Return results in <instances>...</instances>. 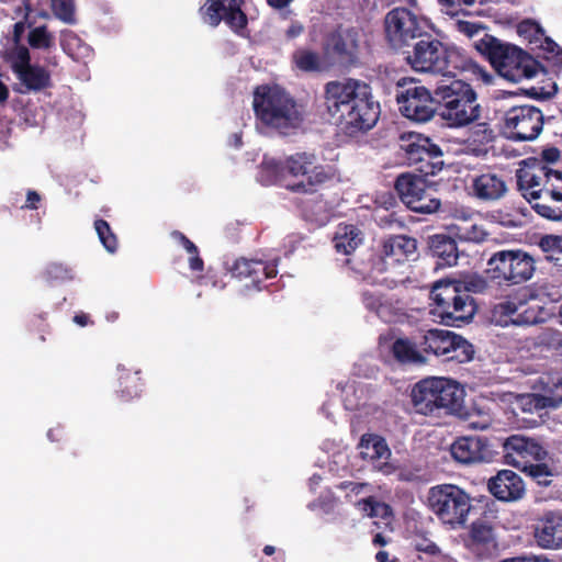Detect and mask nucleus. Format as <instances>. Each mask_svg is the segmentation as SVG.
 <instances>
[{
    "label": "nucleus",
    "instance_id": "1",
    "mask_svg": "<svg viewBox=\"0 0 562 562\" xmlns=\"http://www.w3.org/2000/svg\"><path fill=\"white\" fill-rule=\"evenodd\" d=\"M328 116L349 135L371 130L379 120L380 104L369 85L357 79L333 80L324 87Z\"/></svg>",
    "mask_w": 562,
    "mask_h": 562
},
{
    "label": "nucleus",
    "instance_id": "2",
    "mask_svg": "<svg viewBox=\"0 0 562 562\" xmlns=\"http://www.w3.org/2000/svg\"><path fill=\"white\" fill-rule=\"evenodd\" d=\"M256 120L265 127L289 135L304 123V109L279 85L257 86L252 93Z\"/></svg>",
    "mask_w": 562,
    "mask_h": 562
},
{
    "label": "nucleus",
    "instance_id": "3",
    "mask_svg": "<svg viewBox=\"0 0 562 562\" xmlns=\"http://www.w3.org/2000/svg\"><path fill=\"white\" fill-rule=\"evenodd\" d=\"M411 47L412 49L403 50V54L406 63L415 71L456 77L458 72L477 68V65L458 48L443 44L428 33Z\"/></svg>",
    "mask_w": 562,
    "mask_h": 562
},
{
    "label": "nucleus",
    "instance_id": "4",
    "mask_svg": "<svg viewBox=\"0 0 562 562\" xmlns=\"http://www.w3.org/2000/svg\"><path fill=\"white\" fill-rule=\"evenodd\" d=\"M475 48L502 77L513 82L530 79L541 68L540 63L520 47L490 34H484L475 43Z\"/></svg>",
    "mask_w": 562,
    "mask_h": 562
},
{
    "label": "nucleus",
    "instance_id": "5",
    "mask_svg": "<svg viewBox=\"0 0 562 562\" xmlns=\"http://www.w3.org/2000/svg\"><path fill=\"white\" fill-rule=\"evenodd\" d=\"M463 400V387L447 378L423 379L412 390L413 406L416 413L425 416L458 413L462 408Z\"/></svg>",
    "mask_w": 562,
    "mask_h": 562
},
{
    "label": "nucleus",
    "instance_id": "6",
    "mask_svg": "<svg viewBox=\"0 0 562 562\" xmlns=\"http://www.w3.org/2000/svg\"><path fill=\"white\" fill-rule=\"evenodd\" d=\"M430 297V314L446 326L461 327L476 312L475 300L465 290H461L460 281L457 280L437 281L431 288Z\"/></svg>",
    "mask_w": 562,
    "mask_h": 562
},
{
    "label": "nucleus",
    "instance_id": "7",
    "mask_svg": "<svg viewBox=\"0 0 562 562\" xmlns=\"http://www.w3.org/2000/svg\"><path fill=\"white\" fill-rule=\"evenodd\" d=\"M262 166L273 173L286 171L291 177L300 179L289 186L292 192L314 193L336 179L334 167L319 164L315 154L306 151L290 155L284 162L277 160L263 161Z\"/></svg>",
    "mask_w": 562,
    "mask_h": 562
},
{
    "label": "nucleus",
    "instance_id": "8",
    "mask_svg": "<svg viewBox=\"0 0 562 562\" xmlns=\"http://www.w3.org/2000/svg\"><path fill=\"white\" fill-rule=\"evenodd\" d=\"M438 114L449 127H463L473 124L481 116L482 108L477 93L470 83L453 80L450 85L438 86Z\"/></svg>",
    "mask_w": 562,
    "mask_h": 562
},
{
    "label": "nucleus",
    "instance_id": "9",
    "mask_svg": "<svg viewBox=\"0 0 562 562\" xmlns=\"http://www.w3.org/2000/svg\"><path fill=\"white\" fill-rule=\"evenodd\" d=\"M536 260L522 249L494 251L486 261L484 273L492 283L503 288L516 286L531 280Z\"/></svg>",
    "mask_w": 562,
    "mask_h": 562
},
{
    "label": "nucleus",
    "instance_id": "10",
    "mask_svg": "<svg viewBox=\"0 0 562 562\" xmlns=\"http://www.w3.org/2000/svg\"><path fill=\"white\" fill-rule=\"evenodd\" d=\"M428 507L443 525L457 529L465 525L472 498L456 484H438L428 491Z\"/></svg>",
    "mask_w": 562,
    "mask_h": 562
},
{
    "label": "nucleus",
    "instance_id": "11",
    "mask_svg": "<svg viewBox=\"0 0 562 562\" xmlns=\"http://www.w3.org/2000/svg\"><path fill=\"white\" fill-rule=\"evenodd\" d=\"M398 155L409 167L424 176H435L443 167V153L429 137L415 133H403L398 139Z\"/></svg>",
    "mask_w": 562,
    "mask_h": 562
},
{
    "label": "nucleus",
    "instance_id": "12",
    "mask_svg": "<svg viewBox=\"0 0 562 562\" xmlns=\"http://www.w3.org/2000/svg\"><path fill=\"white\" fill-rule=\"evenodd\" d=\"M415 79L403 77L397 80L395 88V100L401 114L417 123L430 121L438 112L439 100Z\"/></svg>",
    "mask_w": 562,
    "mask_h": 562
},
{
    "label": "nucleus",
    "instance_id": "13",
    "mask_svg": "<svg viewBox=\"0 0 562 562\" xmlns=\"http://www.w3.org/2000/svg\"><path fill=\"white\" fill-rule=\"evenodd\" d=\"M394 189L402 203L415 213L432 214L441 206L437 190L423 176L401 173Z\"/></svg>",
    "mask_w": 562,
    "mask_h": 562
},
{
    "label": "nucleus",
    "instance_id": "14",
    "mask_svg": "<svg viewBox=\"0 0 562 562\" xmlns=\"http://www.w3.org/2000/svg\"><path fill=\"white\" fill-rule=\"evenodd\" d=\"M353 277L372 285L394 289L404 282L403 278L393 276L380 250L367 249L346 259Z\"/></svg>",
    "mask_w": 562,
    "mask_h": 562
},
{
    "label": "nucleus",
    "instance_id": "15",
    "mask_svg": "<svg viewBox=\"0 0 562 562\" xmlns=\"http://www.w3.org/2000/svg\"><path fill=\"white\" fill-rule=\"evenodd\" d=\"M502 131L507 139L527 142L536 139L543 128L544 117L540 109L524 104L512 106L502 119Z\"/></svg>",
    "mask_w": 562,
    "mask_h": 562
},
{
    "label": "nucleus",
    "instance_id": "16",
    "mask_svg": "<svg viewBox=\"0 0 562 562\" xmlns=\"http://www.w3.org/2000/svg\"><path fill=\"white\" fill-rule=\"evenodd\" d=\"M385 37L394 49L411 47L426 32L418 16L406 8H394L384 18Z\"/></svg>",
    "mask_w": 562,
    "mask_h": 562
},
{
    "label": "nucleus",
    "instance_id": "17",
    "mask_svg": "<svg viewBox=\"0 0 562 562\" xmlns=\"http://www.w3.org/2000/svg\"><path fill=\"white\" fill-rule=\"evenodd\" d=\"M517 187L521 194L531 200L543 198V191L550 180L562 184V172L551 169L538 159L526 161L524 167L516 171Z\"/></svg>",
    "mask_w": 562,
    "mask_h": 562
},
{
    "label": "nucleus",
    "instance_id": "18",
    "mask_svg": "<svg viewBox=\"0 0 562 562\" xmlns=\"http://www.w3.org/2000/svg\"><path fill=\"white\" fill-rule=\"evenodd\" d=\"M360 48V32L357 27L337 26L325 40V53L340 65L357 63Z\"/></svg>",
    "mask_w": 562,
    "mask_h": 562
},
{
    "label": "nucleus",
    "instance_id": "19",
    "mask_svg": "<svg viewBox=\"0 0 562 562\" xmlns=\"http://www.w3.org/2000/svg\"><path fill=\"white\" fill-rule=\"evenodd\" d=\"M504 462L518 470L529 462L543 461L548 451L535 439L521 435H512L502 443Z\"/></svg>",
    "mask_w": 562,
    "mask_h": 562
},
{
    "label": "nucleus",
    "instance_id": "20",
    "mask_svg": "<svg viewBox=\"0 0 562 562\" xmlns=\"http://www.w3.org/2000/svg\"><path fill=\"white\" fill-rule=\"evenodd\" d=\"M228 271L238 280H249L250 285L257 290L262 289L263 281L278 274L277 263L245 257L235 259Z\"/></svg>",
    "mask_w": 562,
    "mask_h": 562
},
{
    "label": "nucleus",
    "instance_id": "21",
    "mask_svg": "<svg viewBox=\"0 0 562 562\" xmlns=\"http://www.w3.org/2000/svg\"><path fill=\"white\" fill-rule=\"evenodd\" d=\"M380 251L393 276L396 269L406 267L408 259L417 251V240L407 235H392L385 238Z\"/></svg>",
    "mask_w": 562,
    "mask_h": 562
},
{
    "label": "nucleus",
    "instance_id": "22",
    "mask_svg": "<svg viewBox=\"0 0 562 562\" xmlns=\"http://www.w3.org/2000/svg\"><path fill=\"white\" fill-rule=\"evenodd\" d=\"M533 537L542 549L562 548V510H546L536 519Z\"/></svg>",
    "mask_w": 562,
    "mask_h": 562
},
{
    "label": "nucleus",
    "instance_id": "23",
    "mask_svg": "<svg viewBox=\"0 0 562 562\" xmlns=\"http://www.w3.org/2000/svg\"><path fill=\"white\" fill-rule=\"evenodd\" d=\"M450 451L452 458L462 464L490 462L493 458L488 440L480 436L458 438L451 445Z\"/></svg>",
    "mask_w": 562,
    "mask_h": 562
},
{
    "label": "nucleus",
    "instance_id": "24",
    "mask_svg": "<svg viewBox=\"0 0 562 562\" xmlns=\"http://www.w3.org/2000/svg\"><path fill=\"white\" fill-rule=\"evenodd\" d=\"M488 491L502 502H516L525 495V484L519 474L512 470H502L488 480Z\"/></svg>",
    "mask_w": 562,
    "mask_h": 562
},
{
    "label": "nucleus",
    "instance_id": "25",
    "mask_svg": "<svg viewBox=\"0 0 562 562\" xmlns=\"http://www.w3.org/2000/svg\"><path fill=\"white\" fill-rule=\"evenodd\" d=\"M467 547L479 559L493 557L497 551L493 527L483 520L473 521L469 530Z\"/></svg>",
    "mask_w": 562,
    "mask_h": 562
},
{
    "label": "nucleus",
    "instance_id": "26",
    "mask_svg": "<svg viewBox=\"0 0 562 562\" xmlns=\"http://www.w3.org/2000/svg\"><path fill=\"white\" fill-rule=\"evenodd\" d=\"M428 249L431 257L437 259V268L452 267L458 262L459 250L457 241L448 235L436 234L430 236Z\"/></svg>",
    "mask_w": 562,
    "mask_h": 562
},
{
    "label": "nucleus",
    "instance_id": "27",
    "mask_svg": "<svg viewBox=\"0 0 562 562\" xmlns=\"http://www.w3.org/2000/svg\"><path fill=\"white\" fill-rule=\"evenodd\" d=\"M472 189L479 200L496 201L505 195L507 186L502 176L486 172L474 178Z\"/></svg>",
    "mask_w": 562,
    "mask_h": 562
},
{
    "label": "nucleus",
    "instance_id": "28",
    "mask_svg": "<svg viewBox=\"0 0 562 562\" xmlns=\"http://www.w3.org/2000/svg\"><path fill=\"white\" fill-rule=\"evenodd\" d=\"M452 331L439 328H430L420 330L417 334V345L426 357L434 355L436 357H443L448 350L447 346H451L450 337Z\"/></svg>",
    "mask_w": 562,
    "mask_h": 562
},
{
    "label": "nucleus",
    "instance_id": "29",
    "mask_svg": "<svg viewBox=\"0 0 562 562\" xmlns=\"http://www.w3.org/2000/svg\"><path fill=\"white\" fill-rule=\"evenodd\" d=\"M394 360L402 366H422L427 358L417 345V335L411 338H396L391 347Z\"/></svg>",
    "mask_w": 562,
    "mask_h": 562
},
{
    "label": "nucleus",
    "instance_id": "30",
    "mask_svg": "<svg viewBox=\"0 0 562 562\" xmlns=\"http://www.w3.org/2000/svg\"><path fill=\"white\" fill-rule=\"evenodd\" d=\"M117 370L120 372L117 397L125 403L139 397L144 386L140 371H132L124 366H119Z\"/></svg>",
    "mask_w": 562,
    "mask_h": 562
},
{
    "label": "nucleus",
    "instance_id": "31",
    "mask_svg": "<svg viewBox=\"0 0 562 562\" xmlns=\"http://www.w3.org/2000/svg\"><path fill=\"white\" fill-rule=\"evenodd\" d=\"M362 240V232L352 224H339L333 238L336 251L346 256H350Z\"/></svg>",
    "mask_w": 562,
    "mask_h": 562
},
{
    "label": "nucleus",
    "instance_id": "32",
    "mask_svg": "<svg viewBox=\"0 0 562 562\" xmlns=\"http://www.w3.org/2000/svg\"><path fill=\"white\" fill-rule=\"evenodd\" d=\"M18 79L21 85L24 87V90L21 92H38L52 86V79L49 71L38 65H32L19 74H16Z\"/></svg>",
    "mask_w": 562,
    "mask_h": 562
},
{
    "label": "nucleus",
    "instance_id": "33",
    "mask_svg": "<svg viewBox=\"0 0 562 562\" xmlns=\"http://www.w3.org/2000/svg\"><path fill=\"white\" fill-rule=\"evenodd\" d=\"M243 4V0H228L222 20L234 33L238 35L243 34L248 24V18L241 9Z\"/></svg>",
    "mask_w": 562,
    "mask_h": 562
},
{
    "label": "nucleus",
    "instance_id": "34",
    "mask_svg": "<svg viewBox=\"0 0 562 562\" xmlns=\"http://www.w3.org/2000/svg\"><path fill=\"white\" fill-rule=\"evenodd\" d=\"M449 341L451 346H447L448 350L443 355L447 361L464 363L473 358V346L462 336L452 333Z\"/></svg>",
    "mask_w": 562,
    "mask_h": 562
},
{
    "label": "nucleus",
    "instance_id": "35",
    "mask_svg": "<svg viewBox=\"0 0 562 562\" xmlns=\"http://www.w3.org/2000/svg\"><path fill=\"white\" fill-rule=\"evenodd\" d=\"M536 407L557 408L562 404V376L547 385L543 394L535 395Z\"/></svg>",
    "mask_w": 562,
    "mask_h": 562
},
{
    "label": "nucleus",
    "instance_id": "36",
    "mask_svg": "<svg viewBox=\"0 0 562 562\" xmlns=\"http://www.w3.org/2000/svg\"><path fill=\"white\" fill-rule=\"evenodd\" d=\"M495 132L487 122L475 123L468 133V143L474 146V150H481V147L494 142Z\"/></svg>",
    "mask_w": 562,
    "mask_h": 562
},
{
    "label": "nucleus",
    "instance_id": "37",
    "mask_svg": "<svg viewBox=\"0 0 562 562\" xmlns=\"http://www.w3.org/2000/svg\"><path fill=\"white\" fill-rule=\"evenodd\" d=\"M360 446L366 449V451H361L363 458L380 460L387 458L391 453L385 440L378 436H362Z\"/></svg>",
    "mask_w": 562,
    "mask_h": 562
},
{
    "label": "nucleus",
    "instance_id": "38",
    "mask_svg": "<svg viewBox=\"0 0 562 562\" xmlns=\"http://www.w3.org/2000/svg\"><path fill=\"white\" fill-rule=\"evenodd\" d=\"M520 471L528 475L539 486L547 487L552 483L553 471L543 461L529 462L526 468H522Z\"/></svg>",
    "mask_w": 562,
    "mask_h": 562
},
{
    "label": "nucleus",
    "instance_id": "39",
    "mask_svg": "<svg viewBox=\"0 0 562 562\" xmlns=\"http://www.w3.org/2000/svg\"><path fill=\"white\" fill-rule=\"evenodd\" d=\"M524 305L525 303L522 301L516 302L515 300L507 297L506 300L494 305L492 311L493 317L499 324H513V318L517 316L519 308Z\"/></svg>",
    "mask_w": 562,
    "mask_h": 562
},
{
    "label": "nucleus",
    "instance_id": "40",
    "mask_svg": "<svg viewBox=\"0 0 562 562\" xmlns=\"http://www.w3.org/2000/svg\"><path fill=\"white\" fill-rule=\"evenodd\" d=\"M225 2L226 0H206L204 5L200 8L203 21L211 27H216L222 22L227 5Z\"/></svg>",
    "mask_w": 562,
    "mask_h": 562
},
{
    "label": "nucleus",
    "instance_id": "41",
    "mask_svg": "<svg viewBox=\"0 0 562 562\" xmlns=\"http://www.w3.org/2000/svg\"><path fill=\"white\" fill-rule=\"evenodd\" d=\"M292 57L295 66L302 71L314 72L322 69L321 57L316 52L300 48L293 53Z\"/></svg>",
    "mask_w": 562,
    "mask_h": 562
},
{
    "label": "nucleus",
    "instance_id": "42",
    "mask_svg": "<svg viewBox=\"0 0 562 562\" xmlns=\"http://www.w3.org/2000/svg\"><path fill=\"white\" fill-rule=\"evenodd\" d=\"M94 228L103 247L114 254L117 250L119 240L110 224L105 220L98 218L94 221Z\"/></svg>",
    "mask_w": 562,
    "mask_h": 562
},
{
    "label": "nucleus",
    "instance_id": "43",
    "mask_svg": "<svg viewBox=\"0 0 562 562\" xmlns=\"http://www.w3.org/2000/svg\"><path fill=\"white\" fill-rule=\"evenodd\" d=\"M27 42L32 48L48 49L54 45V36L45 25H41L30 31Z\"/></svg>",
    "mask_w": 562,
    "mask_h": 562
},
{
    "label": "nucleus",
    "instance_id": "44",
    "mask_svg": "<svg viewBox=\"0 0 562 562\" xmlns=\"http://www.w3.org/2000/svg\"><path fill=\"white\" fill-rule=\"evenodd\" d=\"M517 32L520 36L527 38L530 44H538L544 37V30L542 26L530 19H526L517 25Z\"/></svg>",
    "mask_w": 562,
    "mask_h": 562
},
{
    "label": "nucleus",
    "instance_id": "45",
    "mask_svg": "<svg viewBox=\"0 0 562 562\" xmlns=\"http://www.w3.org/2000/svg\"><path fill=\"white\" fill-rule=\"evenodd\" d=\"M9 61L11 65V69L15 75L22 71L23 69L32 66L29 48L23 45H16L9 53Z\"/></svg>",
    "mask_w": 562,
    "mask_h": 562
},
{
    "label": "nucleus",
    "instance_id": "46",
    "mask_svg": "<svg viewBox=\"0 0 562 562\" xmlns=\"http://www.w3.org/2000/svg\"><path fill=\"white\" fill-rule=\"evenodd\" d=\"M491 280L487 279L486 274L480 276L474 274L469 277L465 281H460L461 290H465L468 294L480 293L484 294L491 289Z\"/></svg>",
    "mask_w": 562,
    "mask_h": 562
},
{
    "label": "nucleus",
    "instance_id": "47",
    "mask_svg": "<svg viewBox=\"0 0 562 562\" xmlns=\"http://www.w3.org/2000/svg\"><path fill=\"white\" fill-rule=\"evenodd\" d=\"M361 302L364 307L376 314L379 317H382L383 310L386 307L383 301V296L370 290H366L361 292Z\"/></svg>",
    "mask_w": 562,
    "mask_h": 562
},
{
    "label": "nucleus",
    "instance_id": "48",
    "mask_svg": "<svg viewBox=\"0 0 562 562\" xmlns=\"http://www.w3.org/2000/svg\"><path fill=\"white\" fill-rule=\"evenodd\" d=\"M361 509L367 513L369 517H384L390 510V506L385 503L379 502L374 496H369L359 501Z\"/></svg>",
    "mask_w": 562,
    "mask_h": 562
},
{
    "label": "nucleus",
    "instance_id": "49",
    "mask_svg": "<svg viewBox=\"0 0 562 562\" xmlns=\"http://www.w3.org/2000/svg\"><path fill=\"white\" fill-rule=\"evenodd\" d=\"M541 307H526L524 311L518 312L517 316L513 318V325L528 326L535 325L543 321Z\"/></svg>",
    "mask_w": 562,
    "mask_h": 562
},
{
    "label": "nucleus",
    "instance_id": "50",
    "mask_svg": "<svg viewBox=\"0 0 562 562\" xmlns=\"http://www.w3.org/2000/svg\"><path fill=\"white\" fill-rule=\"evenodd\" d=\"M302 211L304 216L313 222L323 223L326 220V203L321 199L313 206L310 201L303 203Z\"/></svg>",
    "mask_w": 562,
    "mask_h": 562
},
{
    "label": "nucleus",
    "instance_id": "51",
    "mask_svg": "<svg viewBox=\"0 0 562 562\" xmlns=\"http://www.w3.org/2000/svg\"><path fill=\"white\" fill-rule=\"evenodd\" d=\"M52 9L55 15L64 22L74 21L75 8L72 0H52Z\"/></svg>",
    "mask_w": 562,
    "mask_h": 562
},
{
    "label": "nucleus",
    "instance_id": "52",
    "mask_svg": "<svg viewBox=\"0 0 562 562\" xmlns=\"http://www.w3.org/2000/svg\"><path fill=\"white\" fill-rule=\"evenodd\" d=\"M558 92V86L554 81H549L544 86H535L526 90V94L536 100H549Z\"/></svg>",
    "mask_w": 562,
    "mask_h": 562
},
{
    "label": "nucleus",
    "instance_id": "53",
    "mask_svg": "<svg viewBox=\"0 0 562 562\" xmlns=\"http://www.w3.org/2000/svg\"><path fill=\"white\" fill-rule=\"evenodd\" d=\"M69 269L59 262H50L46 266L43 276L48 281L66 280L69 278Z\"/></svg>",
    "mask_w": 562,
    "mask_h": 562
},
{
    "label": "nucleus",
    "instance_id": "54",
    "mask_svg": "<svg viewBox=\"0 0 562 562\" xmlns=\"http://www.w3.org/2000/svg\"><path fill=\"white\" fill-rule=\"evenodd\" d=\"M532 209L540 216L550 221H562V206H551L544 202H537Z\"/></svg>",
    "mask_w": 562,
    "mask_h": 562
},
{
    "label": "nucleus",
    "instance_id": "55",
    "mask_svg": "<svg viewBox=\"0 0 562 562\" xmlns=\"http://www.w3.org/2000/svg\"><path fill=\"white\" fill-rule=\"evenodd\" d=\"M414 548L416 551L425 553L429 557H437L441 553L440 548L430 539L426 537H417L414 540Z\"/></svg>",
    "mask_w": 562,
    "mask_h": 562
},
{
    "label": "nucleus",
    "instance_id": "56",
    "mask_svg": "<svg viewBox=\"0 0 562 562\" xmlns=\"http://www.w3.org/2000/svg\"><path fill=\"white\" fill-rule=\"evenodd\" d=\"M540 47L551 54L554 64L562 67V48L550 37L546 36L540 42Z\"/></svg>",
    "mask_w": 562,
    "mask_h": 562
},
{
    "label": "nucleus",
    "instance_id": "57",
    "mask_svg": "<svg viewBox=\"0 0 562 562\" xmlns=\"http://www.w3.org/2000/svg\"><path fill=\"white\" fill-rule=\"evenodd\" d=\"M539 246L546 252H548V251L562 252V236L546 235V236L541 237Z\"/></svg>",
    "mask_w": 562,
    "mask_h": 562
},
{
    "label": "nucleus",
    "instance_id": "58",
    "mask_svg": "<svg viewBox=\"0 0 562 562\" xmlns=\"http://www.w3.org/2000/svg\"><path fill=\"white\" fill-rule=\"evenodd\" d=\"M438 4L441 8V11L450 16H458L459 14L467 15L468 11L460 8V1L458 0H437Z\"/></svg>",
    "mask_w": 562,
    "mask_h": 562
},
{
    "label": "nucleus",
    "instance_id": "59",
    "mask_svg": "<svg viewBox=\"0 0 562 562\" xmlns=\"http://www.w3.org/2000/svg\"><path fill=\"white\" fill-rule=\"evenodd\" d=\"M454 25L458 32L467 35L469 38L473 37L480 31L484 30V27L481 24L464 20H457Z\"/></svg>",
    "mask_w": 562,
    "mask_h": 562
},
{
    "label": "nucleus",
    "instance_id": "60",
    "mask_svg": "<svg viewBox=\"0 0 562 562\" xmlns=\"http://www.w3.org/2000/svg\"><path fill=\"white\" fill-rule=\"evenodd\" d=\"M27 326L30 330H37L41 333L40 339L42 341L45 340L44 333L48 328V324L46 323L45 314H35L29 318Z\"/></svg>",
    "mask_w": 562,
    "mask_h": 562
},
{
    "label": "nucleus",
    "instance_id": "61",
    "mask_svg": "<svg viewBox=\"0 0 562 562\" xmlns=\"http://www.w3.org/2000/svg\"><path fill=\"white\" fill-rule=\"evenodd\" d=\"M487 233L483 229L481 225L472 224L469 228L465 231V237L467 239L474 241V243H482L486 239Z\"/></svg>",
    "mask_w": 562,
    "mask_h": 562
},
{
    "label": "nucleus",
    "instance_id": "62",
    "mask_svg": "<svg viewBox=\"0 0 562 562\" xmlns=\"http://www.w3.org/2000/svg\"><path fill=\"white\" fill-rule=\"evenodd\" d=\"M557 180H550L543 191V198H549L557 202H562V186H557Z\"/></svg>",
    "mask_w": 562,
    "mask_h": 562
},
{
    "label": "nucleus",
    "instance_id": "63",
    "mask_svg": "<svg viewBox=\"0 0 562 562\" xmlns=\"http://www.w3.org/2000/svg\"><path fill=\"white\" fill-rule=\"evenodd\" d=\"M171 236L178 240L182 246L183 248L191 255V254H194V252H198V247L195 246V244L193 241H191L183 233H181L180 231H173L171 233Z\"/></svg>",
    "mask_w": 562,
    "mask_h": 562
},
{
    "label": "nucleus",
    "instance_id": "64",
    "mask_svg": "<svg viewBox=\"0 0 562 562\" xmlns=\"http://www.w3.org/2000/svg\"><path fill=\"white\" fill-rule=\"evenodd\" d=\"M560 150L557 147L546 148L541 153V160L548 166V164L555 162L560 159Z\"/></svg>",
    "mask_w": 562,
    "mask_h": 562
}]
</instances>
